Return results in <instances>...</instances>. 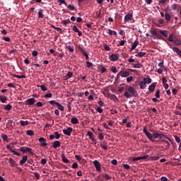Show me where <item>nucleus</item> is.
Listing matches in <instances>:
<instances>
[{
	"mask_svg": "<svg viewBox=\"0 0 181 181\" xmlns=\"http://www.w3.org/2000/svg\"><path fill=\"white\" fill-rule=\"evenodd\" d=\"M124 95L126 98H131L132 97H138V91L132 86L127 87V91L124 92Z\"/></svg>",
	"mask_w": 181,
	"mask_h": 181,
	"instance_id": "obj_3",
	"label": "nucleus"
},
{
	"mask_svg": "<svg viewBox=\"0 0 181 181\" xmlns=\"http://www.w3.org/2000/svg\"><path fill=\"white\" fill-rule=\"evenodd\" d=\"M143 81L147 84H151L152 83V79L150 77L144 78Z\"/></svg>",
	"mask_w": 181,
	"mask_h": 181,
	"instance_id": "obj_29",
	"label": "nucleus"
},
{
	"mask_svg": "<svg viewBox=\"0 0 181 181\" xmlns=\"http://www.w3.org/2000/svg\"><path fill=\"white\" fill-rule=\"evenodd\" d=\"M72 169H77L78 168V164L77 163H74L71 165Z\"/></svg>",
	"mask_w": 181,
	"mask_h": 181,
	"instance_id": "obj_50",
	"label": "nucleus"
},
{
	"mask_svg": "<svg viewBox=\"0 0 181 181\" xmlns=\"http://www.w3.org/2000/svg\"><path fill=\"white\" fill-rule=\"evenodd\" d=\"M96 111H98L99 112V114H103V108L98 107L96 108Z\"/></svg>",
	"mask_w": 181,
	"mask_h": 181,
	"instance_id": "obj_61",
	"label": "nucleus"
},
{
	"mask_svg": "<svg viewBox=\"0 0 181 181\" xmlns=\"http://www.w3.org/2000/svg\"><path fill=\"white\" fill-rule=\"evenodd\" d=\"M35 98H31L27 100V103L28 105H33V104H35Z\"/></svg>",
	"mask_w": 181,
	"mask_h": 181,
	"instance_id": "obj_23",
	"label": "nucleus"
},
{
	"mask_svg": "<svg viewBox=\"0 0 181 181\" xmlns=\"http://www.w3.org/2000/svg\"><path fill=\"white\" fill-rule=\"evenodd\" d=\"M133 67H134V69H141V68L143 67V65H142V64H141V63L133 64Z\"/></svg>",
	"mask_w": 181,
	"mask_h": 181,
	"instance_id": "obj_31",
	"label": "nucleus"
},
{
	"mask_svg": "<svg viewBox=\"0 0 181 181\" xmlns=\"http://www.w3.org/2000/svg\"><path fill=\"white\" fill-rule=\"evenodd\" d=\"M165 69H163V67H160L157 70V73H158V74H162V73H163V71H168V68L165 66Z\"/></svg>",
	"mask_w": 181,
	"mask_h": 181,
	"instance_id": "obj_27",
	"label": "nucleus"
},
{
	"mask_svg": "<svg viewBox=\"0 0 181 181\" xmlns=\"http://www.w3.org/2000/svg\"><path fill=\"white\" fill-rule=\"evenodd\" d=\"M4 110H6V111H11L12 110V105L8 104L4 107Z\"/></svg>",
	"mask_w": 181,
	"mask_h": 181,
	"instance_id": "obj_42",
	"label": "nucleus"
},
{
	"mask_svg": "<svg viewBox=\"0 0 181 181\" xmlns=\"http://www.w3.org/2000/svg\"><path fill=\"white\" fill-rule=\"evenodd\" d=\"M109 59L111 62H117L118 60V56L115 54L110 55Z\"/></svg>",
	"mask_w": 181,
	"mask_h": 181,
	"instance_id": "obj_13",
	"label": "nucleus"
},
{
	"mask_svg": "<svg viewBox=\"0 0 181 181\" xmlns=\"http://www.w3.org/2000/svg\"><path fill=\"white\" fill-rule=\"evenodd\" d=\"M72 30H74V32H76V33H78V36H83V33L81 31H80V30H78V28H77L76 25L73 26Z\"/></svg>",
	"mask_w": 181,
	"mask_h": 181,
	"instance_id": "obj_11",
	"label": "nucleus"
},
{
	"mask_svg": "<svg viewBox=\"0 0 181 181\" xmlns=\"http://www.w3.org/2000/svg\"><path fill=\"white\" fill-rule=\"evenodd\" d=\"M26 134L29 136H33V135H35V132H33V130H28L26 132Z\"/></svg>",
	"mask_w": 181,
	"mask_h": 181,
	"instance_id": "obj_39",
	"label": "nucleus"
},
{
	"mask_svg": "<svg viewBox=\"0 0 181 181\" xmlns=\"http://www.w3.org/2000/svg\"><path fill=\"white\" fill-rule=\"evenodd\" d=\"M172 9H173V11H176V9H177V4H173L172 5Z\"/></svg>",
	"mask_w": 181,
	"mask_h": 181,
	"instance_id": "obj_57",
	"label": "nucleus"
},
{
	"mask_svg": "<svg viewBox=\"0 0 181 181\" xmlns=\"http://www.w3.org/2000/svg\"><path fill=\"white\" fill-rule=\"evenodd\" d=\"M125 43H127V40H121L119 42L120 46H124V45H125Z\"/></svg>",
	"mask_w": 181,
	"mask_h": 181,
	"instance_id": "obj_64",
	"label": "nucleus"
},
{
	"mask_svg": "<svg viewBox=\"0 0 181 181\" xmlns=\"http://www.w3.org/2000/svg\"><path fill=\"white\" fill-rule=\"evenodd\" d=\"M155 88H156V83H153L149 86L148 91L153 93V91H155Z\"/></svg>",
	"mask_w": 181,
	"mask_h": 181,
	"instance_id": "obj_12",
	"label": "nucleus"
},
{
	"mask_svg": "<svg viewBox=\"0 0 181 181\" xmlns=\"http://www.w3.org/2000/svg\"><path fill=\"white\" fill-rule=\"evenodd\" d=\"M57 108L59 109V111H64V107H63V105H62L59 102L58 103H57Z\"/></svg>",
	"mask_w": 181,
	"mask_h": 181,
	"instance_id": "obj_36",
	"label": "nucleus"
},
{
	"mask_svg": "<svg viewBox=\"0 0 181 181\" xmlns=\"http://www.w3.org/2000/svg\"><path fill=\"white\" fill-rule=\"evenodd\" d=\"M40 88H41L42 91H47V88H46V86H45V85H42L40 86Z\"/></svg>",
	"mask_w": 181,
	"mask_h": 181,
	"instance_id": "obj_60",
	"label": "nucleus"
},
{
	"mask_svg": "<svg viewBox=\"0 0 181 181\" xmlns=\"http://www.w3.org/2000/svg\"><path fill=\"white\" fill-rule=\"evenodd\" d=\"M71 124H78V119H77V117H73L71 119Z\"/></svg>",
	"mask_w": 181,
	"mask_h": 181,
	"instance_id": "obj_35",
	"label": "nucleus"
},
{
	"mask_svg": "<svg viewBox=\"0 0 181 181\" xmlns=\"http://www.w3.org/2000/svg\"><path fill=\"white\" fill-rule=\"evenodd\" d=\"M127 83H131V81H132V80H134V77L133 76H127Z\"/></svg>",
	"mask_w": 181,
	"mask_h": 181,
	"instance_id": "obj_51",
	"label": "nucleus"
},
{
	"mask_svg": "<svg viewBox=\"0 0 181 181\" xmlns=\"http://www.w3.org/2000/svg\"><path fill=\"white\" fill-rule=\"evenodd\" d=\"M168 42H175V35L174 34H170L168 37Z\"/></svg>",
	"mask_w": 181,
	"mask_h": 181,
	"instance_id": "obj_26",
	"label": "nucleus"
},
{
	"mask_svg": "<svg viewBox=\"0 0 181 181\" xmlns=\"http://www.w3.org/2000/svg\"><path fill=\"white\" fill-rule=\"evenodd\" d=\"M88 136H89V139H90V141H92V142H94L95 144H97V140L95 139H94V134H93V132H91L90 131L87 132V134Z\"/></svg>",
	"mask_w": 181,
	"mask_h": 181,
	"instance_id": "obj_7",
	"label": "nucleus"
},
{
	"mask_svg": "<svg viewBox=\"0 0 181 181\" xmlns=\"http://www.w3.org/2000/svg\"><path fill=\"white\" fill-rule=\"evenodd\" d=\"M130 73L128 71H120L117 76H120V77H128L129 76Z\"/></svg>",
	"mask_w": 181,
	"mask_h": 181,
	"instance_id": "obj_6",
	"label": "nucleus"
},
{
	"mask_svg": "<svg viewBox=\"0 0 181 181\" xmlns=\"http://www.w3.org/2000/svg\"><path fill=\"white\" fill-rule=\"evenodd\" d=\"M139 85L141 90H145V88H146V83L144 81H141Z\"/></svg>",
	"mask_w": 181,
	"mask_h": 181,
	"instance_id": "obj_16",
	"label": "nucleus"
},
{
	"mask_svg": "<svg viewBox=\"0 0 181 181\" xmlns=\"http://www.w3.org/2000/svg\"><path fill=\"white\" fill-rule=\"evenodd\" d=\"M38 141L40 142V146H43V147L47 146V143L46 142V140L45 138L40 137L38 139Z\"/></svg>",
	"mask_w": 181,
	"mask_h": 181,
	"instance_id": "obj_10",
	"label": "nucleus"
},
{
	"mask_svg": "<svg viewBox=\"0 0 181 181\" xmlns=\"http://www.w3.org/2000/svg\"><path fill=\"white\" fill-rule=\"evenodd\" d=\"M165 20L167 21H170V14H169V13H165Z\"/></svg>",
	"mask_w": 181,
	"mask_h": 181,
	"instance_id": "obj_48",
	"label": "nucleus"
},
{
	"mask_svg": "<svg viewBox=\"0 0 181 181\" xmlns=\"http://www.w3.org/2000/svg\"><path fill=\"white\" fill-rule=\"evenodd\" d=\"M63 132L64 135H67V136H70V135H71V132H73V128L68 127L67 129H64L63 130Z\"/></svg>",
	"mask_w": 181,
	"mask_h": 181,
	"instance_id": "obj_9",
	"label": "nucleus"
},
{
	"mask_svg": "<svg viewBox=\"0 0 181 181\" xmlns=\"http://www.w3.org/2000/svg\"><path fill=\"white\" fill-rule=\"evenodd\" d=\"M133 16L131 13H128L124 16L125 22H129L130 19H132Z\"/></svg>",
	"mask_w": 181,
	"mask_h": 181,
	"instance_id": "obj_18",
	"label": "nucleus"
},
{
	"mask_svg": "<svg viewBox=\"0 0 181 181\" xmlns=\"http://www.w3.org/2000/svg\"><path fill=\"white\" fill-rule=\"evenodd\" d=\"M111 71H112V73H114V74L117 73V66H112Z\"/></svg>",
	"mask_w": 181,
	"mask_h": 181,
	"instance_id": "obj_54",
	"label": "nucleus"
},
{
	"mask_svg": "<svg viewBox=\"0 0 181 181\" xmlns=\"http://www.w3.org/2000/svg\"><path fill=\"white\" fill-rule=\"evenodd\" d=\"M54 136L55 137V139H60V136H62V135L59 134L58 132H55L54 133Z\"/></svg>",
	"mask_w": 181,
	"mask_h": 181,
	"instance_id": "obj_40",
	"label": "nucleus"
},
{
	"mask_svg": "<svg viewBox=\"0 0 181 181\" xmlns=\"http://www.w3.org/2000/svg\"><path fill=\"white\" fill-rule=\"evenodd\" d=\"M0 101L3 104H5V103H6V101H8V98H6V96L0 95Z\"/></svg>",
	"mask_w": 181,
	"mask_h": 181,
	"instance_id": "obj_28",
	"label": "nucleus"
},
{
	"mask_svg": "<svg viewBox=\"0 0 181 181\" xmlns=\"http://www.w3.org/2000/svg\"><path fill=\"white\" fill-rule=\"evenodd\" d=\"M155 96L156 98H160V90H157L156 91Z\"/></svg>",
	"mask_w": 181,
	"mask_h": 181,
	"instance_id": "obj_46",
	"label": "nucleus"
},
{
	"mask_svg": "<svg viewBox=\"0 0 181 181\" xmlns=\"http://www.w3.org/2000/svg\"><path fill=\"white\" fill-rule=\"evenodd\" d=\"M3 40H5V42H11V38L9 37H3Z\"/></svg>",
	"mask_w": 181,
	"mask_h": 181,
	"instance_id": "obj_58",
	"label": "nucleus"
},
{
	"mask_svg": "<svg viewBox=\"0 0 181 181\" xmlns=\"http://www.w3.org/2000/svg\"><path fill=\"white\" fill-rule=\"evenodd\" d=\"M103 177L106 180H110V179H111V176H110V175H108V174L103 175Z\"/></svg>",
	"mask_w": 181,
	"mask_h": 181,
	"instance_id": "obj_47",
	"label": "nucleus"
},
{
	"mask_svg": "<svg viewBox=\"0 0 181 181\" xmlns=\"http://www.w3.org/2000/svg\"><path fill=\"white\" fill-rule=\"evenodd\" d=\"M143 132H144L146 136H147V138L150 141H151V142H155V139H157V138H158V139H162V141L167 144L168 148L170 147V144H169V141L172 142V140L170 139H169L168 136H165V134H159L158 132H154L152 134L151 132H149L148 131V129H146V127H144L143 128ZM163 139H168V141H168L166 140H163Z\"/></svg>",
	"mask_w": 181,
	"mask_h": 181,
	"instance_id": "obj_1",
	"label": "nucleus"
},
{
	"mask_svg": "<svg viewBox=\"0 0 181 181\" xmlns=\"http://www.w3.org/2000/svg\"><path fill=\"white\" fill-rule=\"evenodd\" d=\"M66 8H68V9H69L70 11H74V9H76V7H74V6L70 4H66Z\"/></svg>",
	"mask_w": 181,
	"mask_h": 181,
	"instance_id": "obj_43",
	"label": "nucleus"
},
{
	"mask_svg": "<svg viewBox=\"0 0 181 181\" xmlns=\"http://www.w3.org/2000/svg\"><path fill=\"white\" fill-rule=\"evenodd\" d=\"M100 71H101V73H105V71H107V69H105V67H104L103 66H101Z\"/></svg>",
	"mask_w": 181,
	"mask_h": 181,
	"instance_id": "obj_59",
	"label": "nucleus"
},
{
	"mask_svg": "<svg viewBox=\"0 0 181 181\" xmlns=\"http://www.w3.org/2000/svg\"><path fill=\"white\" fill-rule=\"evenodd\" d=\"M149 33L151 34L150 37L162 40V35H160V29L151 28Z\"/></svg>",
	"mask_w": 181,
	"mask_h": 181,
	"instance_id": "obj_4",
	"label": "nucleus"
},
{
	"mask_svg": "<svg viewBox=\"0 0 181 181\" xmlns=\"http://www.w3.org/2000/svg\"><path fill=\"white\" fill-rule=\"evenodd\" d=\"M8 163L11 168H15V166H16V161L11 158H8Z\"/></svg>",
	"mask_w": 181,
	"mask_h": 181,
	"instance_id": "obj_14",
	"label": "nucleus"
},
{
	"mask_svg": "<svg viewBox=\"0 0 181 181\" xmlns=\"http://www.w3.org/2000/svg\"><path fill=\"white\" fill-rule=\"evenodd\" d=\"M13 76V77H16V78H26V75H17V74H14Z\"/></svg>",
	"mask_w": 181,
	"mask_h": 181,
	"instance_id": "obj_37",
	"label": "nucleus"
},
{
	"mask_svg": "<svg viewBox=\"0 0 181 181\" xmlns=\"http://www.w3.org/2000/svg\"><path fill=\"white\" fill-rule=\"evenodd\" d=\"M156 26H158V28H162V25H163V19H160L158 23H156Z\"/></svg>",
	"mask_w": 181,
	"mask_h": 181,
	"instance_id": "obj_32",
	"label": "nucleus"
},
{
	"mask_svg": "<svg viewBox=\"0 0 181 181\" xmlns=\"http://www.w3.org/2000/svg\"><path fill=\"white\" fill-rule=\"evenodd\" d=\"M143 132H144L146 136H147V138L150 141H151V142H155V139H157V138H158V139H162V141L167 144L168 148L170 147V144H169V141L172 142V140L170 139H169L168 136H165V134H159L158 132H154L152 134L151 132H149L148 131V129H146V127H144L143 128ZM163 139H168V141H168L166 140H163Z\"/></svg>",
	"mask_w": 181,
	"mask_h": 181,
	"instance_id": "obj_2",
	"label": "nucleus"
},
{
	"mask_svg": "<svg viewBox=\"0 0 181 181\" xmlns=\"http://www.w3.org/2000/svg\"><path fill=\"white\" fill-rule=\"evenodd\" d=\"M66 49H68L69 52H70V53H73L74 52V49L73 47H71V46L70 45H67L66 47Z\"/></svg>",
	"mask_w": 181,
	"mask_h": 181,
	"instance_id": "obj_45",
	"label": "nucleus"
},
{
	"mask_svg": "<svg viewBox=\"0 0 181 181\" xmlns=\"http://www.w3.org/2000/svg\"><path fill=\"white\" fill-rule=\"evenodd\" d=\"M73 77V72L68 71L66 76L64 77V80H69Z\"/></svg>",
	"mask_w": 181,
	"mask_h": 181,
	"instance_id": "obj_15",
	"label": "nucleus"
},
{
	"mask_svg": "<svg viewBox=\"0 0 181 181\" xmlns=\"http://www.w3.org/2000/svg\"><path fill=\"white\" fill-rule=\"evenodd\" d=\"M105 50H106V52H110V50H111V48H110L107 44H105Z\"/></svg>",
	"mask_w": 181,
	"mask_h": 181,
	"instance_id": "obj_63",
	"label": "nucleus"
},
{
	"mask_svg": "<svg viewBox=\"0 0 181 181\" xmlns=\"http://www.w3.org/2000/svg\"><path fill=\"white\" fill-rule=\"evenodd\" d=\"M175 138V142H177V144H179L180 142H181L180 141V137L177 136H174Z\"/></svg>",
	"mask_w": 181,
	"mask_h": 181,
	"instance_id": "obj_49",
	"label": "nucleus"
},
{
	"mask_svg": "<svg viewBox=\"0 0 181 181\" xmlns=\"http://www.w3.org/2000/svg\"><path fill=\"white\" fill-rule=\"evenodd\" d=\"M146 52H140L136 56V57H144V56H146Z\"/></svg>",
	"mask_w": 181,
	"mask_h": 181,
	"instance_id": "obj_33",
	"label": "nucleus"
},
{
	"mask_svg": "<svg viewBox=\"0 0 181 181\" xmlns=\"http://www.w3.org/2000/svg\"><path fill=\"white\" fill-rule=\"evenodd\" d=\"M151 160H159V156H151Z\"/></svg>",
	"mask_w": 181,
	"mask_h": 181,
	"instance_id": "obj_52",
	"label": "nucleus"
},
{
	"mask_svg": "<svg viewBox=\"0 0 181 181\" xmlns=\"http://www.w3.org/2000/svg\"><path fill=\"white\" fill-rule=\"evenodd\" d=\"M107 33L110 35V36H112L114 35L115 36H117V31H114L111 29H107Z\"/></svg>",
	"mask_w": 181,
	"mask_h": 181,
	"instance_id": "obj_24",
	"label": "nucleus"
},
{
	"mask_svg": "<svg viewBox=\"0 0 181 181\" xmlns=\"http://www.w3.org/2000/svg\"><path fill=\"white\" fill-rule=\"evenodd\" d=\"M93 165L97 170V172H100V170H101V164L100 163V162L97 160L93 161Z\"/></svg>",
	"mask_w": 181,
	"mask_h": 181,
	"instance_id": "obj_8",
	"label": "nucleus"
},
{
	"mask_svg": "<svg viewBox=\"0 0 181 181\" xmlns=\"http://www.w3.org/2000/svg\"><path fill=\"white\" fill-rule=\"evenodd\" d=\"M160 36H164V37H168V30H160Z\"/></svg>",
	"mask_w": 181,
	"mask_h": 181,
	"instance_id": "obj_20",
	"label": "nucleus"
},
{
	"mask_svg": "<svg viewBox=\"0 0 181 181\" xmlns=\"http://www.w3.org/2000/svg\"><path fill=\"white\" fill-rule=\"evenodd\" d=\"M173 43H174L175 46H180V45H181V40H179V39L174 40Z\"/></svg>",
	"mask_w": 181,
	"mask_h": 181,
	"instance_id": "obj_34",
	"label": "nucleus"
},
{
	"mask_svg": "<svg viewBox=\"0 0 181 181\" xmlns=\"http://www.w3.org/2000/svg\"><path fill=\"white\" fill-rule=\"evenodd\" d=\"M158 67H163V70H165V64H163V62L158 63Z\"/></svg>",
	"mask_w": 181,
	"mask_h": 181,
	"instance_id": "obj_55",
	"label": "nucleus"
},
{
	"mask_svg": "<svg viewBox=\"0 0 181 181\" xmlns=\"http://www.w3.org/2000/svg\"><path fill=\"white\" fill-rule=\"evenodd\" d=\"M62 162H64V163H70V160H69V159H67L66 158V156L64 155V153H62L61 156Z\"/></svg>",
	"mask_w": 181,
	"mask_h": 181,
	"instance_id": "obj_19",
	"label": "nucleus"
},
{
	"mask_svg": "<svg viewBox=\"0 0 181 181\" xmlns=\"http://www.w3.org/2000/svg\"><path fill=\"white\" fill-rule=\"evenodd\" d=\"M60 145H62V144L59 141H56L52 144V147L54 149H57V148H60Z\"/></svg>",
	"mask_w": 181,
	"mask_h": 181,
	"instance_id": "obj_17",
	"label": "nucleus"
},
{
	"mask_svg": "<svg viewBox=\"0 0 181 181\" xmlns=\"http://www.w3.org/2000/svg\"><path fill=\"white\" fill-rule=\"evenodd\" d=\"M86 66L88 69H90V67H93V64L88 61L86 62Z\"/></svg>",
	"mask_w": 181,
	"mask_h": 181,
	"instance_id": "obj_56",
	"label": "nucleus"
},
{
	"mask_svg": "<svg viewBox=\"0 0 181 181\" xmlns=\"http://www.w3.org/2000/svg\"><path fill=\"white\" fill-rule=\"evenodd\" d=\"M1 138H2L3 141H5L6 142H8V136L6 134H3L1 135Z\"/></svg>",
	"mask_w": 181,
	"mask_h": 181,
	"instance_id": "obj_44",
	"label": "nucleus"
},
{
	"mask_svg": "<svg viewBox=\"0 0 181 181\" xmlns=\"http://www.w3.org/2000/svg\"><path fill=\"white\" fill-rule=\"evenodd\" d=\"M173 52H175V53H177V54H178V56H180L181 57V50L178 47H174Z\"/></svg>",
	"mask_w": 181,
	"mask_h": 181,
	"instance_id": "obj_30",
	"label": "nucleus"
},
{
	"mask_svg": "<svg viewBox=\"0 0 181 181\" xmlns=\"http://www.w3.org/2000/svg\"><path fill=\"white\" fill-rule=\"evenodd\" d=\"M28 160V156H23L21 160H20V165H25Z\"/></svg>",
	"mask_w": 181,
	"mask_h": 181,
	"instance_id": "obj_21",
	"label": "nucleus"
},
{
	"mask_svg": "<svg viewBox=\"0 0 181 181\" xmlns=\"http://www.w3.org/2000/svg\"><path fill=\"white\" fill-rule=\"evenodd\" d=\"M21 152H23V153H30V155H33V153L32 152V148L30 147H21L20 148Z\"/></svg>",
	"mask_w": 181,
	"mask_h": 181,
	"instance_id": "obj_5",
	"label": "nucleus"
},
{
	"mask_svg": "<svg viewBox=\"0 0 181 181\" xmlns=\"http://www.w3.org/2000/svg\"><path fill=\"white\" fill-rule=\"evenodd\" d=\"M62 25H64V26H66V25H69V23H71V22L70 21V19H68L62 21Z\"/></svg>",
	"mask_w": 181,
	"mask_h": 181,
	"instance_id": "obj_41",
	"label": "nucleus"
},
{
	"mask_svg": "<svg viewBox=\"0 0 181 181\" xmlns=\"http://www.w3.org/2000/svg\"><path fill=\"white\" fill-rule=\"evenodd\" d=\"M20 124H21V125L22 127H24V126L29 125V122L21 120V121H20Z\"/></svg>",
	"mask_w": 181,
	"mask_h": 181,
	"instance_id": "obj_38",
	"label": "nucleus"
},
{
	"mask_svg": "<svg viewBox=\"0 0 181 181\" xmlns=\"http://www.w3.org/2000/svg\"><path fill=\"white\" fill-rule=\"evenodd\" d=\"M37 16L40 18V19H43V18H45V16L43 15V9L39 10Z\"/></svg>",
	"mask_w": 181,
	"mask_h": 181,
	"instance_id": "obj_25",
	"label": "nucleus"
},
{
	"mask_svg": "<svg viewBox=\"0 0 181 181\" xmlns=\"http://www.w3.org/2000/svg\"><path fill=\"white\" fill-rule=\"evenodd\" d=\"M123 168L127 170L131 169V166H129L128 164H123Z\"/></svg>",
	"mask_w": 181,
	"mask_h": 181,
	"instance_id": "obj_62",
	"label": "nucleus"
},
{
	"mask_svg": "<svg viewBox=\"0 0 181 181\" xmlns=\"http://www.w3.org/2000/svg\"><path fill=\"white\" fill-rule=\"evenodd\" d=\"M138 45H139V42L138 41H134L133 42V44L132 45V47H131V50H135V49H136V47L138 46Z\"/></svg>",
	"mask_w": 181,
	"mask_h": 181,
	"instance_id": "obj_22",
	"label": "nucleus"
},
{
	"mask_svg": "<svg viewBox=\"0 0 181 181\" xmlns=\"http://www.w3.org/2000/svg\"><path fill=\"white\" fill-rule=\"evenodd\" d=\"M98 138H99L100 141H103L104 139V135H103V133L98 134Z\"/></svg>",
	"mask_w": 181,
	"mask_h": 181,
	"instance_id": "obj_53",
	"label": "nucleus"
}]
</instances>
